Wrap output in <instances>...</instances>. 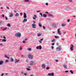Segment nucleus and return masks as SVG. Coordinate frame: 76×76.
<instances>
[{"label": "nucleus", "mask_w": 76, "mask_h": 76, "mask_svg": "<svg viewBox=\"0 0 76 76\" xmlns=\"http://www.w3.org/2000/svg\"><path fill=\"white\" fill-rule=\"evenodd\" d=\"M15 36L16 37L20 38L21 37V34L19 32H18L15 34Z\"/></svg>", "instance_id": "f257e3e1"}, {"label": "nucleus", "mask_w": 76, "mask_h": 76, "mask_svg": "<svg viewBox=\"0 0 76 76\" xmlns=\"http://www.w3.org/2000/svg\"><path fill=\"white\" fill-rule=\"evenodd\" d=\"M61 46H59L58 47L56 48V50L58 51H60L61 50Z\"/></svg>", "instance_id": "f03ea898"}, {"label": "nucleus", "mask_w": 76, "mask_h": 76, "mask_svg": "<svg viewBox=\"0 0 76 76\" xmlns=\"http://www.w3.org/2000/svg\"><path fill=\"white\" fill-rule=\"evenodd\" d=\"M28 57L30 59H32L33 58V55L32 53H30L28 54Z\"/></svg>", "instance_id": "7ed1b4c3"}, {"label": "nucleus", "mask_w": 76, "mask_h": 76, "mask_svg": "<svg viewBox=\"0 0 76 76\" xmlns=\"http://www.w3.org/2000/svg\"><path fill=\"white\" fill-rule=\"evenodd\" d=\"M29 64L30 66H32V65H34V61H31L29 63Z\"/></svg>", "instance_id": "20e7f679"}, {"label": "nucleus", "mask_w": 76, "mask_h": 76, "mask_svg": "<svg viewBox=\"0 0 76 76\" xmlns=\"http://www.w3.org/2000/svg\"><path fill=\"white\" fill-rule=\"evenodd\" d=\"M57 32L58 33V34L59 35H61V33L60 32V29H58L57 30Z\"/></svg>", "instance_id": "39448f33"}, {"label": "nucleus", "mask_w": 76, "mask_h": 76, "mask_svg": "<svg viewBox=\"0 0 76 76\" xmlns=\"http://www.w3.org/2000/svg\"><path fill=\"white\" fill-rule=\"evenodd\" d=\"M71 45V47H70V50H71V51H73V47H74L73 46V45Z\"/></svg>", "instance_id": "423d86ee"}, {"label": "nucleus", "mask_w": 76, "mask_h": 76, "mask_svg": "<svg viewBox=\"0 0 76 76\" xmlns=\"http://www.w3.org/2000/svg\"><path fill=\"white\" fill-rule=\"evenodd\" d=\"M32 26L33 28H36V25L35 24H32Z\"/></svg>", "instance_id": "0eeeda50"}, {"label": "nucleus", "mask_w": 76, "mask_h": 76, "mask_svg": "<svg viewBox=\"0 0 76 76\" xmlns=\"http://www.w3.org/2000/svg\"><path fill=\"white\" fill-rule=\"evenodd\" d=\"M45 65L44 64H42V67L43 69H45Z\"/></svg>", "instance_id": "6e6552de"}, {"label": "nucleus", "mask_w": 76, "mask_h": 76, "mask_svg": "<svg viewBox=\"0 0 76 76\" xmlns=\"http://www.w3.org/2000/svg\"><path fill=\"white\" fill-rule=\"evenodd\" d=\"M19 60H17V59H15V63H19Z\"/></svg>", "instance_id": "1a4fd4ad"}, {"label": "nucleus", "mask_w": 76, "mask_h": 76, "mask_svg": "<svg viewBox=\"0 0 76 76\" xmlns=\"http://www.w3.org/2000/svg\"><path fill=\"white\" fill-rule=\"evenodd\" d=\"M27 18V16H26V14L25 13H24V18Z\"/></svg>", "instance_id": "9d476101"}, {"label": "nucleus", "mask_w": 76, "mask_h": 76, "mask_svg": "<svg viewBox=\"0 0 76 76\" xmlns=\"http://www.w3.org/2000/svg\"><path fill=\"white\" fill-rule=\"evenodd\" d=\"M10 15L9 16V17L11 18V17H13V14L12 13H10Z\"/></svg>", "instance_id": "9b49d317"}, {"label": "nucleus", "mask_w": 76, "mask_h": 76, "mask_svg": "<svg viewBox=\"0 0 76 76\" xmlns=\"http://www.w3.org/2000/svg\"><path fill=\"white\" fill-rule=\"evenodd\" d=\"M27 21V19L26 18H24V20L23 21V23L25 22H26Z\"/></svg>", "instance_id": "f8f14e48"}, {"label": "nucleus", "mask_w": 76, "mask_h": 76, "mask_svg": "<svg viewBox=\"0 0 76 76\" xmlns=\"http://www.w3.org/2000/svg\"><path fill=\"white\" fill-rule=\"evenodd\" d=\"M64 67L66 69H67V65L66 64H65V65H63Z\"/></svg>", "instance_id": "ddd939ff"}, {"label": "nucleus", "mask_w": 76, "mask_h": 76, "mask_svg": "<svg viewBox=\"0 0 76 76\" xmlns=\"http://www.w3.org/2000/svg\"><path fill=\"white\" fill-rule=\"evenodd\" d=\"M10 61L11 62H13L14 61V59L12 57H11L10 59Z\"/></svg>", "instance_id": "4468645a"}, {"label": "nucleus", "mask_w": 76, "mask_h": 76, "mask_svg": "<svg viewBox=\"0 0 76 76\" xmlns=\"http://www.w3.org/2000/svg\"><path fill=\"white\" fill-rule=\"evenodd\" d=\"M37 37H40V36H41V35H42V33H37Z\"/></svg>", "instance_id": "2eb2a0df"}, {"label": "nucleus", "mask_w": 76, "mask_h": 76, "mask_svg": "<svg viewBox=\"0 0 76 76\" xmlns=\"http://www.w3.org/2000/svg\"><path fill=\"white\" fill-rule=\"evenodd\" d=\"M48 75H49V76H54V73H52V74L49 73L48 74Z\"/></svg>", "instance_id": "dca6fc26"}, {"label": "nucleus", "mask_w": 76, "mask_h": 76, "mask_svg": "<svg viewBox=\"0 0 76 76\" xmlns=\"http://www.w3.org/2000/svg\"><path fill=\"white\" fill-rule=\"evenodd\" d=\"M3 64V61H0V65H2Z\"/></svg>", "instance_id": "f3484780"}, {"label": "nucleus", "mask_w": 76, "mask_h": 76, "mask_svg": "<svg viewBox=\"0 0 76 76\" xmlns=\"http://www.w3.org/2000/svg\"><path fill=\"white\" fill-rule=\"evenodd\" d=\"M15 16L16 17H18V16H19V13H17L15 15Z\"/></svg>", "instance_id": "a211bd4d"}, {"label": "nucleus", "mask_w": 76, "mask_h": 76, "mask_svg": "<svg viewBox=\"0 0 76 76\" xmlns=\"http://www.w3.org/2000/svg\"><path fill=\"white\" fill-rule=\"evenodd\" d=\"M43 17H44V18H46L47 17V15L45 14H43Z\"/></svg>", "instance_id": "6ab92c4d"}, {"label": "nucleus", "mask_w": 76, "mask_h": 76, "mask_svg": "<svg viewBox=\"0 0 76 76\" xmlns=\"http://www.w3.org/2000/svg\"><path fill=\"white\" fill-rule=\"evenodd\" d=\"M49 16V17H53V15L52 14H50L48 15Z\"/></svg>", "instance_id": "aec40b11"}, {"label": "nucleus", "mask_w": 76, "mask_h": 76, "mask_svg": "<svg viewBox=\"0 0 76 76\" xmlns=\"http://www.w3.org/2000/svg\"><path fill=\"white\" fill-rule=\"evenodd\" d=\"M66 10H69L70 9V7L68 6L66 8Z\"/></svg>", "instance_id": "412c9836"}, {"label": "nucleus", "mask_w": 76, "mask_h": 76, "mask_svg": "<svg viewBox=\"0 0 76 76\" xmlns=\"http://www.w3.org/2000/svg\"><path fill=\"white\" fill-rule=\"evenodd\" d=\"M2 42H6V39H3L2 40Z\"/></svg>", "instance_id": "4be33fe9"}, {"label": "nucleus", "mask_w": 76, "mask_h": 76, "mask_svg": "<svg viewBox=\"0 0 76 76\" xmlns=\"http://www.w3.org/2000/svg\"><path fill=\"white\" fill-rule=\"evenodd\" d=\"M27 50L28 51H31V48H29L27 49Z\"/></svg>", "instance_id": "5701e85b"}, {"label": "nucleus", "mask_w": 76, "mask_h": 76, "mask_svg": "<svg viewBox=\"0 0 76 76\" xmlns=\"http://www.w3.org/2000/svg\"><path fill=\"white\" fill-rule=\"evenodd\" d=\"M7 26H8V27H10L11 26V25L9 23H8L7 24Z\"/></svg>", "instance_id": "b1692460"}, {"label": "nucleus", "mask_w": 76, "mask_h": 76, "mask_svg": "<svg viewBox=\"0 0 76 76\" xmlns=\"http://www.w3.org/2000/svg\"><path fill=\"white\" fill-rule=\"evenodd\" d=\"M39 50H41L42 48V46L41 45L39 46Z\"/></svg>", "instance_id": "393cba45"}, {"label": "nucleus", "mask_w": 76, "mask_h": 76, "mask_svg": "<svg viewBox=\"0 0 76 76\" xmlns=\"http://www.w3.org/2000/svg\"><path fill=\"white\" fill-rule=\"evenodd\" d=\"M66 26V24H62L61 25V26Z\"/></svg>", "instance_id": "a878e982"}, {"label": "nucleus", "mask_w": 76, "mask_h": 76, "mask_svg": "<svg viewBox=\"0 0 76 76\" xmlns=\"http://www.w3.org/2000/svg\"><path fill=\"white\" fill-rule=\"evenodd\" d=\"M24 1V2H29V0H25Z\"/></svg>", "instance_id": "bb28decb"}, {"label": "nucleus", "mask_w": 76, "mask_h": 76, "mask_svg": "<svg viewBox=\"0 0 76 76\" xmlns=\"http://www.w3.org/2000/svg\"><path fill=\"white\" fill-rule=\"evenodd\" d=\"M55 38H56V39H57H57H58L59 38V37L57 36H56L55 37Z\"/></svg>", "instance_id": "cd10ccee"}, {"label": "nucleus", "mask_w": 76, "mask_h": 76, "mask_svg": "<svg viewBox=\"0 0 76 76\" xmlns=\"http://www.w3.org/2000/svg\"><path fill=\"white\" fill-rule=\"evenodd\" d=\"M5 63H9V61L8 60H6L5 61Z\"/></svg>", "instance_id": "c85d7f7f"}, {"label": "nucleus", "mask_w": 76, "mask_h": 76, "mask_svg": "<svg viewBox=\"0 0 76 76\" xmlns=\"http://www.w3.org/2000/svg\"><path fill=\"white\" fill-rule=\"evenodd\" d=\"M55 41V39H53L51 40V42H54Z\"/></svg>", "instance_id": "c756f323"}, {"label": "nucleus", "mask_w": 76, "mask_h": 76, "mask_svg": "<svg viewBox=\"0 0 76 76\" xmlns=\"http://www.w3.org/2000/svg\"><path fill=\"white\" fill-rule=\"evenodd\" d=\"M39 27H41L42 26V25L40 23H39Z\"/></svg>", "instance_id": "7c9ffc66"}, {"label": "nucleus", "mask_w": 76, "mask_h": 76, "mask_svg": "<svg viewBox=\"0 0 76 76\" xmlns=\"http://www.w3.org/2000/svg\"><path fill=\"white\" fill-rule=\"evenodd\" d=\"M46 70H49L50 67H47L46 68Z\"/></svg>", "instance_id": "2f4dec72"}, {"label": "nucleus", "mask_w": 76, "mask_h": 76, "mask_svg": "<svg viewBox=\"0 0 76 76\" xmlns=\"http://www.w3.org/2000/svg\"><path fill=\"white\" fill-rule=\"evenodd\" d=\"M20 73L21 75H23L24 73H23V72L22 71H20Z\"/></svg>", "instance_id": "473e14b6"}, {"label": "nucleus", "mask_w": 76, "mask_h": 76, "mask_svg": "<svg viewBox=\"0 0 76 76\" xmlns=\"http://www.w3.org/2000/svg\"><path fill=\"white\" fill-rule=\"evenodd\" d=\"M70 73H72V74H73V72H72V70H70Z\"/></svg>", "instance_id": "72a5a7b5"}, {"label": "nucleus", "mask_w": 76, "mask_h": 76, "mask_svg": "<svg viewBox=\"0 0 76 76\" xmlns=\"http://www.w3.org/2000/svg\"><path fill=\"white\" fill-rule=\"evenodd\" d=\"M34 16L35 18H37V15H35V14L34 15Z\"/></svg>", "instance_id": "f704fd0d"}, {"label": "nucleus", "mask_w": 76, "mask_h": 76, "mask_svg": "<svg viewBox=\"0 0 76 76\" xmlns=\"http://www.w3.org/2000/svg\"><path fill=\"white\" fill-rule=\"evenodd\" d=\"M7 29V28H5L2 29V30H3V31H5V30H6Z\"/></svg>", "instance_id": "c9c22d12"}, {"label": "nucleus", "mask_w": 76, "mask_h": 76, "mask_svg": "<svg viewBox=\"0 0 76 76\" xmlns=\"http://www.w3.org/2000/svg\"><path fill=\"white\" fill-rule=\"evenodd\" d=\"M24 76H26L27 75V74L26 73H23Z\"/></svg>", "instance_id": "e433bc0d"}, {"label": "nucleus", "mask_w": 76, "mask_h": 76, "mask_svg": "<svg viewBox=\"0 0 76 76\" xmlns=\"http://www.w3.org/2000/svg\"><path fill=\"white\" fill-rule=\"evenodd\" d=\"M40 15L41 16V17H42L43 16V15H42V14L41 13H40Z\"/></svg>", "instance_id": "4c0bfd02"}, {"label": "nucleus", "mask_w": 76, "mask_h": 76, "mask_svg": "<svg viewBox=\"0 0 76 76\" xmlns=\"http://www.w3.org/2000/svg\"><path fill=\"white\" fill-rule=\"evenodd\" d=\"M52 26H56V24H55V23H53L52 24Z\"/></svg>", "instance_id": "58836bf2"}, {"label": "nucleus", "mask_w": 76, "mask_h": 76, "mask_svg": "<svg viewBox=\"0 0 76 76\" xmlns=\"http://www.w3.org/2000/svg\"><path fill=\"white\" fill-rule=\"evenodd\" d=\"M70 19H68V20H67V22H70Z\"/></svg>", "instance_id": "ea45409f"}, {"label": "nucleus", "mask_w": 76, "mask_h": 76, "mask_svg": "<svg viewBox=\"0 0 76 76\" xmlns=\"http://www.w3.org/2000/svg\"><path fill=\"white\" fill-rule=\"evenodd\" d=\"M23 43H26V42H25V41L23 40L22 42Z\"/></svg>", "instance_id": "a19ab883"}, {"label": "nucleus", "mask_w": 76, "mask_h": 76, "mask_svg": "<svg viewBox=\"0 0 76 76\" xmlns=\"http://www.w3.org/2000/svg\"><path fill=\"white\" fill-rule=\"evenodd\" d=\"M26 69L27 70H31V69H29V68H26Z\"/></svg>", "instance_id": "79ce46f5"}, {"label": "nucleus", "mask_w": 76, "mask_h": 76, "mask_svg": "<svg viewBox=\"0 0 76 76\" xmlns=\"http://www.w3.org/2000/svg\"><path fill=\"white\" fill-rule=\"evenodd\" d=\"M20 50H22V48L21 47H20Z\"/></svg>", "instance_id": "37998d69"}, {"label": "nucleus", "mask_w": 76, "mask_h": 76, "mask_svg": "<svg viewBox=\"0 0 76 76\" xmlns=\"http://www.w3.org/2000/svg\"><path fill=\"white\" fill-rule=\"evenodd\" d=\"M3 23V22L2 21H0V24Z\"/></svg>", "instance_id": "c03bdc74"}, {"label": "nucleus", "mask_w": 76, "mask_h": 76, "mask_svg": "<svg viewBox=\"0 0 76 76\" xmlns=\"http://www.w3.org/2000/svg\"><path fill=\"white\" fill-rule=\"evenodd\" d=\"M36 48L37 50H38V49H39V47H37Z\"/></svg>", "instance_id": "a18cd8bd"}, {"label": "nucleus", "mask_w": 76, "mask_h": 76, "mask_svg": "<svg viewBox=\"0 0 76 76\" xmlns=\"http://www.w3.org/2000/svg\"><path fill=\"white\" fill-rule=\"evenodd\" d=\"M39 42L40 43H42V42L41 41V40H39Z\"/></svg>", "instance_id": "49530a36"}, {"label": "nucleus", "mask_w": 76, "mask_h": 76, "mask_svg": "<svg viewBox=\"0 0 76 76\" xmlns=\"http://www.w3.org/2000/svg\"><path fill=\"white\" fill-rule=\"evenodd\" d=\"M33 19H34V20H35V19H36V18L33 17Z\"/></svg>", "instance_id": "de8ad7c7"}, {"label": "nucleus", "mask_w": 76, "mask_h": 76, "mask_svg": "<svg viewBox=\"0 0 76 76\" xmlns=\"http://www.w3.org/2000/svg\"><path fill=\"white\" fill-rule=\"evenodd\" d=\"M46 6H48V3H46Z\"/></svg>", "instance_id": "09e8293b"}, {"label": "nucleus", "mask_w": 76, "mask_h": 76, "mask_svg": "<svg viewBox=\"0 0 76 76\" xmlns=\"http://www.w3.org/2000/svg\"><path fill=\"white\" fill-rule=\"evenodd\" d=\"M65 73H67L69 72V71H65Z\"/></svg>", "instance_id": "8fccbe9b"}, {"label": "nucleus", "mask_w": 76, "mask_h": 76, "mask_svg": "<svg viewBox=\"0 0 76 76\" xmlns=\"http://www.w3.org/2000/svg\"><path fill=\"white\" fill-rule=\"evenodd\" d=\"M55 61H56V62H58V60H56Z\"/></svg>", "instance_id": "3c124183"}, {"label": "nucleus", "mask_w": 76, "mask_h": 76, "mask_svg": "<svg viewBox=\"0 0 76 76\" xmlns=\"http://www.w3.org/2000/svg\"><path fill=\"white\" fill-rule=\"evenodd\" d=\"M3 38L4 39H6V37H5V36H4L3 37Z\"/></svg>", "instance_id": "603ef678"}, {"label": "nucleus", "mask_w": 76, "mask_h": 76, "mask_svg": "<svg viewBox=\"0 0 76 76\" xmlns=\"http://www.w3.org/2000/svg\"><path fill=\"white\" fill-rule=\"evenodd\" d=\"M6 8L7 9H9V7H6Z\"/></svg>", "instance_id": "864d4df0"}, {"label": "nucleus", "mask_w": 76, "mask_h": 76, "mask_svg": "<svg viewBox=\"0 0 76 76\" xmlns=\"http://www.w3.org/2000/svg\"><path fill=\"white\" fill-rule=\"evenodd\" d=\"M5 19L6 20H7V17H5Z\"/></svg>", "instance_id": "5fc2aeb1"}, {"label": "nucleus", "mask_w": 76, "mask_h": 76, "mask_svg": "<svg viewBox=\"0 0 76 76\" xmlns=\"http://www.w3.org/2000/svg\"><path fill=\"white\" fill-rule=\"evenodd\" d=\"M54 45V43L52 44V45Z\"/></svg>", "instance_id": "6e6d98bb"}, {"label": "nucleus", "mask_w": 76, "mask_h": 76, "mask_svg": "<svg viewBox=\"0 0 76 76\" xmlns=\"http://www.w3.org/2000/svg\"><path fill=\"white\" fill-rule=\"evenodd\" d=\"M43 28L44 29H45V28L44 26L43 27Z\"/></svg>", "instance_id": "4d7b16f0"}, {"label": "nucleus", "mask_w": 76, "mask_h": 76, "mask_svg": "<svg viewBox=\"0 0 76 76\" xmlns=\"http://www.w3.org/2000/svg\"><path fill=\"white\" fill-rule=\"evenodd\" d=\"M39 12H40V11H37V13H38Z\"/></svg>", "instance_id": "13d9d810"}, {"label": "nucleus", "mask_w": 76, "mask_h": 76, "mask_svg": "<svg viewBox=\"0 0 76 76\" xmlns=\"http://www.w3.org/2000/svg\"><path fill=\"white\" fill-rule=\"evenodd\" d=\"M3 75H4V74L2 73L1 75V76H3Z\"/></svg>", "instance_id": "bf43d9fd"}, {"label": "nucleus", "mask_w": 76, "mask_h": 76, "mask_svg": "<svg viewBox=\"0 0 76 76\" xmlns=\"http://www.w3.org/2000/svg\"><path fill=\"white\" fill-rule=\"evenodd\" d=\"M40 41H43V39L42 38V39H40Z\"/></svg>", "instance_id": "052dcab7"}, {"label": "nucleus", "mask_w": 76, "mask_h": 76, "mask_svg": "<svg viewBox=\"0 0 76 76\" xmlns=\"http://www.w3.org/2000/svg\"><path fill=\"white\" fill-rule=\"evenodd\" d=\"M52 49L53 50V48H54V47L53 46H51Z\"/></svg>", "instance_id": "680f3d73"}, {"label": "nucleus", "mask_w": 76, "mask_h": 76, "mask_svg": "<svg viewBox=\"0 0 76 76\" xmlns=\"http://www.w3.org/2000/svg\"><path fill=\"white\" fill-rule=\"evenodd\" d=\"M2 17H3V18H4V15H2Z\"/></svg>", "instance_id": "e2e57ef3"}, {"label": "nucleus", "mask_w": 76, "mask_h": 76, "mask_svg": "<svg viewBox=\"0 0 76 76\" xmlns=\"http://www.w3.org/2000/svg\"><path fill=\"white\" fill-rule=\"evenodd\" d=\"M0 45H2V46H3V45L2 44V43H1L0 44Z\"/></svg>", "instance_id": "0e129e2a"}, {"label": "nucleus", "mask_w": 76, "mask_h": 76, "mask_svg": "<svg viewBox=\"0 0 76 76\" xmlns=\"http://www.w3.org/2000/svg\"><path fill=\"white\" fill-rule=\"evenodd\" d=\"M56 45H58V43H56Z\"/></svg>", "instance_id": "69168bd1"}, {"label": "nucleus", "mask_w": 76, "mask_h": 76, "mask_svg": "<svg viewBox=\"0 0 76 76\" xmlns=\"http://www.w3.org/2000/svg\"><path fill=\"white\" fill-rule=\"evenodd\" d=\"M69 1L70 2H72V0H70Z\"/></svg>", "instance_id": "338daca9"}, {"label": "nucleus", "mask_w": 76, "mask_h": 76, "mask_svg": "<svg viewBox=\"0 0 76 76\" xmlns=\"http://www.w3.org/2000/svg\"><path fill=\"white\" fill-rule=\"evenodd\" d=\"M28 68L29 69H30V68H31V66H28Z\"/></svg>", "instance_id": "774afa93"}]
</instances>
